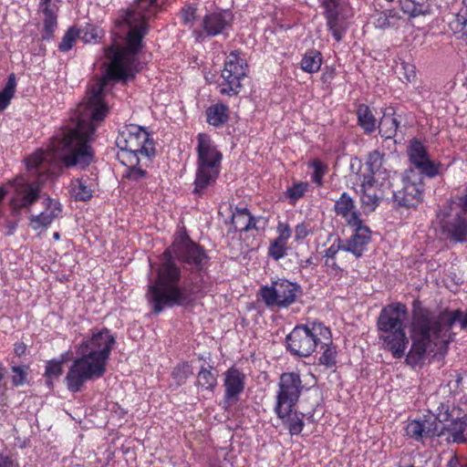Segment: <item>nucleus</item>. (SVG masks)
<instances>
[{
	"label": "nucleus",
	"mask_w": 467,
	"mask_h": 467,
	"mask_svg": "<svg viewBox=\"0 0 467 467\" xmlns=\"http://www.w3.org/2000/svg\"><path fill=\"white\" fill-rule=\"evenodd\" d=\"M401 67L404 71V78L407 82H413L416 79L415 66L409 63H401Z\"/></svg>",
	"instance_id": "nucleus-54"
},
{
	"label": "nucleus",
	"mask_w": 467,
	"mask_h": 467,
	"mask_svg": "<svg viewBox=\"0 0 467 467\" xmlns=\"http://www.w3.org/2000/svg\"><path fill=\"white\" fill-rule=\"evenodd\" d=\"M196 19V8L193 6H187L182 9V20L185 25L192 24Z\"/></svg>",
	"instance_id": "nucleus-53"
},
{
	"label": "nucleus",
	"mask_w": 467,
	"mask_h": 467,
	"mask_svg": "<svg viewBox=\"0 0 467 467\" xmlns=\"http://www.w3.org/2000/svg\"><path fill=\"white\" fill-rule=\"evenodd\" d=\"M459 206L462 209V212L467 214V187L464 190V193L459 197Z\"/></svg>",
	"instance_id": "nucleus-57"
},
{
	"label": "nucleus",
	"mask_w": 467,
	"mask_h": 467,
	"mask_svg": "<svg viewBox=\"0 0 467 467\" xmlns=\"http://www.w3.org/2000/svg\"><path fill=\"white\" fill-rule=\"evenodd\" d=\"M230 113V108L226 104L217 102L206 109V122L214 128H222L229 121Z\"/></svg>",
	"instance_id": "nucleus-30"
},
{
	"label": "nucleus",
	"mask_w": 467,
	"mask_h": 467,
	"mask_svg": "<svg viewBox=\"0 0 467 467\" xmlns=\"http://www.w3.org/2000/svg\"><path fill=\"white\" fill-rule=\"evenodd\" d=\"M423 194L422 178L410 171L403 178L402 188L393 192V202L397 208L415 209L422 202Z\"/></svg>",
	"instance_id": "nucleus-13"
},
{
	"label": "nucleus",
	"mask_w": 467,
	"mask_h": 467,
	"mask_svg": "<svg viewBox=\"0 0 467 467\" xmlns=\"http://www.w3.org/2000/svg\"><path fill=\"white\" fill-rule=\"evenodd\" d=\"M308 168L313 170L311 182L317 187L324 185V177L328 172V165L320 159H313L307 163Z\"/></svg>",
	"instance_id": "nucleus-41"
},
{
	"label": "nucleus",
	"mask_w": 467,
	"mask_h": 467,
	"mask_svg": "<svg viewBox=\"0 0 467 467\" xmlns=\"http://www.w3.org/2000/svg\"><path fill=\"white\" fill-rule=\"evenodd\" d=\"M323 64L322 53L317 49H308L303 55L300 68L308 74H314L320 70Z\"/></svg>",
	"instance_id": "nucleus-39"
},
{
	"label": "nucleus",
	"mask_w": 467,
	"mask_h": 467,
	"mask_svg": "<svg viewBox=\"0 0 467 467\" xmlns=\"http://www.w3.org/2000/svg\"><path fill=\"white\" fill-rule=\"evenodd\" d=\"M54 238H55V239H58V238H59V234H58V233H55V234H54Z\"/></svg>",
	"instance_id": "nucleus-64"
},
{
	"label": "nucleus",
	"mask_w": 467,
	"mask_h": 467,
	"mask_svg": "<svg viewBox=\"0 0 467 467\" xmlns=\"http://www.w3.org/2000/svg\"><path fill=\"white\" fill-rule=\"evenodd\" d=\"M328 327L322 322L307 321L297 324L285 337V347L287 352L297 358H308L326 345L328 340Z\"/></svg>",
	"instance_id": "nucleus-9"
},
{
	"label": "nucleus",
	"mask_w": 467,
	"mask_h": 467,
	"mask_svg": "<svg viewBox=\"0 0 467 467\" xmlns=\"http://www.w3.org/2000/svg\"><path fill=\"white\" fill-rule=\"evenodd\" d=\"M232 223L235 231H258V228L256 226L257 219L252 215V213L246 207H235L232 214Z\"/></svg>",
	"instance_id": "nucleus-31"
},
{
	"label": "nucleus",
	"mask_w": 467,
	"mask_h": 467,
	"mask_svg": "<svg viewBox=\"0 0 467 467\" xmlns=\"http://www.w3.org/2000/svg\"><path fill=\"white\" fill-rule=\"evenodd\" d=\"M274 412L291 436L299 435L304 430L305 414L297 411L295 407L274 408Z\"/></svg>",
	"instance_id": "nucleus-25"
},
{
	"label": "nucleus",
	"mask_w": 467,
	"mask_h": 467,
	"mask_svg": "<svg viewBox=\"0 0 467 467\" xmlns=\"http://www.w3.org/2000/svg\"><path fill=\"white\" fill-rule=\"evenodd\" d=\"M197 160L192 192L202 196L213 186L222 169L223 154L212 137L207 133L197 135Z\"/></svg>",
	"instance_id": "nucleus-7"
},
{
	"label": "nucleus",
	"mask_w": 467,
	"mask_h": 467,
	"mask_svg": "<svg viewBox=\"0 0 467 467\" xmlns=\"http://www.w3.org/2000/svg\"><path fill=\"white\" fill-rule=\"evenodd\" d=\"M467 429V423L463 419H454L449 424L445 425L440 431H443V435L448 434L447 441L458 444L465 443L466 438L464 432Z\"/></svg>",
	"instance_id": "nucleus-34"
},
{
	"label": "nucleus",
	"mask_w": 467,
	"mask_h": 467,
	"mask_svg": "<svg viewBox=\"0 0 467 467\" xmlns=\"http://www.w3.org/2000/svg\"><path fill=\"white\" fill-rule=\"evenodd\" d=\"M400 5L403 13L410 17L432 14V6L429 0H400Z\"/></svg>",
	"instance_id": "nucleus-33"
},
{
	"label": "nucleus",
	"mask_w": 467,
	"mask_h": 467,
	"mask_svg": "<svg viewBox=\"0 0 467 467\" xmlns=\"http://www.w3.org/2000/svg\"><path fill=\"white\" fill-rule=\"evenodd\" d=\"M0 467H16V464L10 457L0 454Z\"/></svg>",
	"instance_id": "nucleus-56"
},
{
	"label": "nucleus",
	"mask_w": 467,
	"mask_h": 467,
	"mask_svg": "<svg viewBox=\"0 0 467 467\" xmlns=\"http://www.w3.org/2000/svg\"><path fill=\"white\" fill-rule=\"evenodd\" d=\"M78 36L79 33H78L76 28H68V30L65 33L61 42L58 45V50L64 53L69 51L73 47L77 39L79 38Z\"/></svg>",
	"instance_id": "nucleus-47"
},
{
	"label": "nucleus",
	"mask_w": 467,
	"mask_h": 467,
	"mask_svg": "<svg viewBox=\"0 0 467 467\" xmlns=\"http://www.w3.org/2000/svg\"><path fill=\"white\" fill-rule=\"evenodd\" d=\"M16 88V79L14 73L10 74L7 82L0 91V112L4 111L11 102Z\"/></svg>",
	"instance_id": "nucleus-43"
},
{
	"label": "nucleus",
	"mask_w": 467,
	"mask_h": 467,
	"mask_svg": "<svg viewBox=\"0 0 467 467\" xmlns=\"http://www.w3.org/2000/svg\"><path fill=\"white\" fill-rule=\"evenodd\" d=\"M274 408L296 407L304 389L298 372H284L279 377Z\"/></svg>",
	"instance_id": "nucleus-14"
},
{
	"label": "nucleus",
	"mask_w": 467,
	"mask_h": 467,
	"mask_svg": "<svg viewBox=\"0 0 467 467\" xmlns=\"http://www.w3.org/2000/svg\"><path fill=\"white\" fill-rule=\"evenodd\" d=\"M119 150L122 155H140L152 159L156 155L155 141L141 126L128 124L119 130Z\"/></svg>",
	"instance_id": "nucleus-11"
},
{
	"label": "nucleus",
	"mask_w": 467,
	"mask_h": 467,
	"mask_svg": "<svg viewBox=\"0 0 467 467\" xmlns=\"http://www.w3.org/2000/svg\"><path fill=\"white\" fill-rule=\"evenodd\" d=\"M209 261L205 249L188 234L176 237L162 253L155 281L148 286L151 312L159 315L167 307L195 306L198 296L207 293L204 275Z\"/></svg>",
	"instance_id": "nucleus-1"
},
{
	"label": "nucleus",
	"mask_w": 467,
	"mask_h": 467,
	"mask_svg": "<svg viewBox=\"0 0 467 467\" xmlns=\"http://www.w3.org/2000/svg\"><path fill=\"white\" fill-rule=\"evenodd\" d=\"M446 467H459V463L457 462L456 457H451V459L448 461Z\"/></svg>",
	"instance_id": "nucleus-59"
},
{
	"label": "nucleus",
	"mask_w": 467,
	"mask_h": 467,
	"mask_svg": "<svg viewBox=\"0 0 467 467\" xmlns=\"http://www.w3.org/2000/svg\"><path fill=\"white\" fill-rule=\"evenodd\" d=\"M383 157L384 154L379 150L369 152L366 161L368 171L363 172L362 174H373V176H376L379 179L389 181V171L382 168Z\"/></svg>",
	"instance_id": "nucleus-35"
},
{
	"label": "nucleus",
	"mask_w": 467,
	"mask_h": 467,
	"mask_svg": "<svg viewBox=\"0 0 467 467\" xmlns=\"http://www.w3.org/2000/svg\"><path fill=\"white\" fill-rule=\"evenodd\" d=\"M449 26L459 39L467 40V15L456 14Z\"/></svg>",
	"instance_id": "nucleus-44"
},
{
	"label": "nucleus",
	"mask_w": 467,
	"mask_h": 467,
	"mask_svg": "<svg viewBox=\"0 0 467 467\" xmlns=\"http://www.w3.org/2000/svg\"><path fill=\"white\" fill-rule=\"evenodd\" d=\"M100 60L101 76L90 82L85 99L71 117L72 127L63 132L61 138L55 139L48 149L67 168L84 169L93 160L90 142L97 126L109 112L105 98L117 81L116 38H113L111 46L104 49Z\"/></svg>",
	"instance_id": "nucleus-2"
},
{
	"label": "nucleus",
	"mask_w": 467,
	"mask_h": 467,
	"mask_svg": "<svg viewBox=\"0 0 467 467\" xmlns=\"http://www.w3.org/2000/svg\"><path fill=\"white\" fill-rule=\"evenodd\" d=\"M462 380V377L461 376V374H457L456 376V384L459 385Z\"/></svg>",
	"instance_id": "nucleus-62"
},
{
	"label": "nucleus",
	"mask_w": 467,
	"mask_h": 467,
	"mask_svg": "<svg viewBox=\"0 0 467 467\" xmlns=\"http://www.w3.org/2000/svg\"><path fill=\"white\" fill-rule=\"evenodd\" d=\"M77 31L79 33V39L88 44L97 43L103 35V32L100 28L89 24H87L80 29H77Z\"/></svg>",
	"instance_id": "nucleus-46"
},
{
	"label": "nucleus",
	"mask_w": 467,
	"mask_h": 467,
	"mask_svg": "<svg viewBox=\"0 0 467 467\" xmlns=\"http://www.w3.org/2000/svg\"><path fill=\"white\" fill-rule=\"evenodd\" d=\"M13 377L12 382L16 386H22L25 384L26 379V368L21 366H15L12 368Z\"/></svg>",
	"instance_id": "nucleus-51"
},
{
	"label": "nucleus",
	"mask_w": 467,
	"mask_h": 467,
	"mask_svg": "<svg viewBox=\"0 0 467 467\" xmlns=\"http://www.w3.org/2000/svg\"><path fill=\"white\" fill-rule=\"evenodd\" d=\"M360 202L365 213H372L379 206L383 188L389 181L373 176V174H359Z\"/></svg>",
	"instance_id": "nucleus-15"
},
{
	"label": "nucleus",
	"mask_w": 467,
	"mask_h": 467,
	"mask_svg": "<svg viewBox=\"0 0 467 467\" xmlns=\"http://www.w3.org/2000/svg\"><path fill=\"white\" fill-rule=\"evenodd\" d=\"M62 373V363L52 360L47 362L46 366V375L48 378H57Z\"/></svg>",
	"instance_id": "nucleus-52"
},
{
	"label": "nucleus",
	"mask_w": 467,
	"mask_h": 467,
	"mask_svg": "<svg viewBox=\"0 0 467 467\" xmlns=\"http://www.w3.org/2000/svg\"><path fill=\"white\" fill-rule=\"evenodd\" d=\"M407 317L408 307L400 301L384 306L377 317L376 327L380 348L389 352L395 359L405 356L410 343L405 324Z\"/></svg>",
	"instance_id": "nucleus-6"
},
{
	"label": "nucleus",
	"mask_w": 467,
	"mask_h": 467,
	"mask_svg": "<svg viewBox=\"0 0 467 467\" xmlns=\"http://www.w3.org/2000/svg\"><path fill=\"white\" fill-rule=\"evenodd\" d=\"M313 227L309 222L303 221L295 227V242L302 243L308 235L313 234Z\"/></svg>",
	"instance_id": "nucleus-49"
},
{
	"label": "nucleus",
	"mask_w": 467,
	"mask_h": 467,
	"mask_svg": "<svg viewBox=\"0 0 467 467\" xmlns=\"http://www.w3.org/2000/svg\"><path fill=\"white\" fill-rule=\"evenodd\" d=\"M449 211H440L437 213L441 233L454 243H467V217L462 212L457 213L453 218H449Z\"/></svg>",
	"instance_id": "nucleus-16"
},
{
	"label": "nucleus",
	"mask_w": 467,
	"mask_h": 467,
	"mask_svg": "<svg viewBox=\"0 0 467 467\" xmlns=\"http://www.w3.org/2000/svg\"><path fill=\"white\" fill-rule=\"evenodd\" d=\"M223 375V402L230 406L239 401L245 388L246 376L234 366L229 368Z\"/></svg>",
	"instance_id": "nucleus-19"
},
{
	"label": "nucleus",
	"mask_w": 467,
	"mask_h": 467,
	"mask_svg": "<svg viewBox=\"0 0 467 467\" xmlns=\"http://www.w3.org/2000/svg\"><path fill=\"white\" fill-rule=\"evenodd\" d=\"M58 0H40V9L44 15L42 38L50 40L57 26V12Z\"/></svg>",
	"instance_id": "nucleus-28"
},
{
	"label": "nucleus",
	"mask_w": 467,
	"mask_h": 467,
	"mask_svg": "<svg viewBox=\"0 0 467 467\" xmlns=\"http://www.w3.org/2000/svg\"><path fill=\"white\" fill-rule=\"evenodd\" d=\"M358 124L366 134H371L377 128V119L371 109L366 104H359L357 108Z\"/></svg>",
	"instance_id": "nucleus-37"
},
{
	"label": "nucleus",
	"mask_w": 467,
	"mask_h": 467,
	"mask_svg": "<svg viewBox=\"0 0 467 467\" xmlns=\"http://www.w3.org/2000/svg\"><path fill=\"white\" fill-rule=\"evenodd\" d=\"M328 342L326 345H319L318 348L322 350L320 357L318 358V363L325 366L327 368H332L337 365V346L333 343L332 333L328 327Z\"/></svg>",
	"instance_id": "nucleus-38"
},
{
	"label": "nucleus",
	"mask_w": 467,
	"mask_h": 467,
	"mask_svg": "<svg viewBox=\"0 0 467 467\" xmlns=\"http://www.w3.org/2000/svg\"><path fill=\"white\" fill-rule=\"evenodd\" d=\"M345 251L344 241L337 237L332 244L323 252L324 265L329 275H340L342 269L337 263V255Z\"/></svg>",
	"instance_id": "nucleus-29"
},
{
	"label": "nucleus",
	"mask_w": 467,
	"mask_h": 467,
	"mask_svg": "<svg viewBox=\"0 0 467 467\" xmlns=\"http://www.w3.org/2000/svg\"><path fill=\"white\" fill-rule=\"evenodd\" d=\"M276 233L277 236L269 244L267 255L275 261H279L287 254L289 249L287 242L292 236V230L287 223L279 221Z\"/></svg>",
	"instance_id": "nucleus-23"
},
{
	"label": "nucleus",
	"mask_w": 467,
	"mask_h": 467,
	"mask_svg": "<svg viewBox=\"0 0 467 467\" xmlns=\"http://www.w3.org/2000/svg\"><path fill=\"white\" fill-rule=\"evenodd\" d=\"M337 76V71L334 67L326 66L320 76V80L326 88H330L333 80Z\"/></svg>",
	"instance_id": "nucleus-50"
},
{
	"label": "nucleus",
	"mask_w": 467,
	"mask_h": 467,
	"mask_svg": "<svg viewBox=\"0 0 467 467\" xmlns=\"http://www.w3.org/2000/svg\"><path fill=\"white\" fill-rule=\"evenodd\" d=\"M157 8L158 0H134L123 12L122 22L127 31L119 45V83L133 80L141 70L139 55L145 47L144 38L150 32V21Z\"/></svg>",
	"instance_id": "nucleus-4"
},
{
	"label": "nucleus",
	"mask_w": 467,
	"mask_h": 467,
	"mask_svg": "<svg viewBox=\"0 0 467 467\" xmlns=\"http://www.w3.org/2000/svg\"><path fill=\"white\" fill-rule=\"evenodd\" d=\"M233 15L229 10H220L206 14L203 16L202 26L207 36H216L231 28Z\"/></svg>",
	"instance_id": "nucleus-21"
},
{
	"label": "nucleus",
	"mask_w": 467,
	"mask_h": 467,
	"mask_svg": "<svg viewBox=\"0 0 467 467\" xmlns=\"http://www.w3.org/2000/svg\"><path fill=\"white\" fill-rule=\"evenodd\" d=\"M456 322L460 323L462 329L467 328V309L463 313L461 309L445 307L436 314L424 306L420 299H415L411 309V345L406 355V364L412 368L420 365L428 352L435 351L438 341L446 337ZM442 341L447 349L448 341Z\"/></svg>",
	"instance_id": "nucleus-3"
},
{
	"label": "nucleus",
	"mask_w": 467,
	"mask_h": 467,
	"mask_svg": "<svg viewBox=\"0 0 467 467\" xmlns=\"http://www.w3.org/2000/svg\"><path fill=\"white\" fill-rule=\"evenodd\" d=\"M317 2L323 9L322 14L328 31L337 42H340L347 32L348 26L344 16L340 13L339 0H317Z\"/></svg>",
	"instance_id": "nucleus-17"
},
{
	"label": "nucleus",
	"mask_w": 467,
	"mask_h": 467,
	"mask_svg": "<svg viewBox=\"0 0 467 467\" xmlns=\"http://www.w3.org/2000/svg\"><path fill=\"white\" fill-rule=\"evenodd\" d=\"M333 211L337 216L344 220L348 226L356 225L362 221L361 213L357 208L354 199L346 192L335 201Z\"/></svg>",
	"instance_id": "nucleus-22"
},
{
	"label": "nucleus",
	"mask_w": 467,
	"mask_h": 467,
	"mask_svg": "<svg viewBox=\"0 0 467 467\" xmlns=\"http://www.w3.org/2000/svg\"><path fill=\"white\" fill-rule=\"evenodd\" d=\"M406 435L416 441L432 437H442L443 431H439L435 420L428 419L410 420L405 429Z\"/></svg>",
	"instance_id": "nucleus-24"
},
{
	"label": "nucleus",
	"mask_w": 467,
	"mask_h": 467,
	"mask_svg": "<svg viewBox=\"0 0 467 467\" xmlns=\"http://www.w3.org/2000/svg\"><path fill=\"white\" fill-rule=\"evenodd\" d=\"M44 206L45 210L40 214L30 217L29 224L36 231L48 227L61 212L60 203L49 197L45 198Z\"/></svg>",
	"instance_id": "nucleus-27"
},
{
	"label": "nucleus",
	"mask_w": 467,
	"mask_h": 467,
	"mask_svg": "<svg viewBox=\"0 0 467 467\" xmlns=\"http://www.w3.org/2000/svg\"><path fill=\"white\" fill-rule=\"evenodd\" d=\"M397 13L393 9H386L378 12L375 16L373 25L376 28L386 29L393 26V19H397Z\"/></svg>",
	"instance_id": "nucleus-45"
},
{
	"label": "nucleus",
	"mask_w": 467,
	"mask_h": 467,
	"mask_svg": "<svg viewBox=\"0 0 467 467\" xmlns=\"http://www.w3.org/2000/svg\"><path fill=\"white\" fill-rule=\"evenodd\" d=\"M303 295L302 286L286 278H277L270 285H263L259 296L268 307L287 308Z\"/></svg>",
	"instance_id": "nucleus-12"
},
{
	"label": "nucleus",
	"mask_w": 467,
	"mask_h": 467,
	"mask_svg": "<svg viewBox=\"0 0 467 467\" xmlns=\"http://www.w3.org/2000/svg\"><path fill=\"white\" fill-rule=\"evenodd\" d=\"M50 152L37 151L26 159V166L31 176H36L32 182H18L11 201L13 213L17 215L22 209L30 212V207L38 200L40 188L49 179L45 172L44 162L48 160Z\"/></svg>",
	"instance_id": "nucleus-8"
},
{
	"label": "nucleus",
	"mask_w": 467,
	"mask_h": 467,
	"mask_svg": "<svg viewBox=\"0 0 467 467\" xmlns=\"http://www.w3.org/2000/svg\"><path fill=\"white\" fill-rule=\"evenodd\" d=\"M463 7L457 14H464L467 15V0H462Z\"/></svg>",
	"instance_id": "nucleus-60"
},
{
	"label": "nucleus",
	"mask_w": 467,
	"mask_h": 467,
	"mask_svg": "<svg viewBox=\"0 0 467 467\" xmlns=\"http://www.w3.org/2000/svg\"><path fill=\"white\" fill-rule=\"evenodd\" d=\"M24 350H25V348L23 346H17L15 348L16 353L18 355H21L22 353H24Z\"/></svg>",
	"instance_id": "nucleus-61"
},
{
	"label": "nucleus",
	"mask_w": 467,
	"mask_h": 467,
	"mask_svg": "<svg viewBox=\"0 0 467 467\" xmlns=\"http://www.w3.org/2000/svg\"><path fill=\"white\" fill-rule=\"evenodd\" d=\"M119 161L127 167L121 178L123 183L129 182L134 186H140L148 177V171L140 166V157L121 155V157L119 156Z\"/></svg>",
	"instance_id": "nucleus-26"
},
{
	"label": "nucleus",
	"mask_w": 467,
	"mask_h": 467,
	"mask_svg": "<svg viewBox=\"0 0 467 467\" xmlns=\"http://www.w3.org/2000/svg\"><path fill=\"white\" fill-rule=\"evenodd\" d=\"M213 370V366H202L197 374L196 386L206 390L213 391L217 386L218 381L217 374Z\"/></svg>",
	"instance_id": "nucleus-40"
},
{
	"label": "nucleus",
	"mask_w": 467,
	"mask_h": 467,
	"mask_svg": "<svg viewBox=\"0 0 467 467\" xmlns=\"http://www.w3.org/2000/svg\"><path fill=\"white\" fill-rule=\"evenodd\" d=\"M69 195L77 202H87L93 195L91 184L83 178L74 179L71 181L68 190Z\"/></svg>",
	"instance_id": "nucleus-36"
},
{
	"label": "nucleus",
	"mask_w": 467,
	"mask_h": 467,
	"mask_svg": "<svg viewBox=\"0 0 467 467\" xmlns=\"http://www.w3.org/2000/svg\"><path fill=\"white\" fill-rule=\"evenodd\" d=\"M451 457H456L457 458V462L459 463V467H467V457L459 456L456 453H454Z\"/></svg>",
	"instance_id": "nucleus-58"
},
{
	"label": "nucleus",
	"mask_w": 467,
	"mask_h": 467,
	"mask_svg": "<svg viewBox=\"0 0 467 467\" xmlns=\"http://www.w3.org/2000/svg\"><path fill=\"white\" fill-rule=\"evenodd\" d=\"M400 125V121L395 117L394 109L389 108L383 112L378 128L382 138L391 140L396 137Z\"/></svg>",
	"instance_id": "nucleus-32"
},
{
	"label": "nucleus",
	"mask_w": 467,
	"mask_h": 467,
	"mask_svg": "<svg viewBox=\"0 0 467 467\" xmlns=\"http://www.w3.org/2000/svg\"><path fill=\"white\" fill-rule=\"evenodd\" d=\"M113 343L114 337L107 329L93 334L81 343L78 348L80 357L73 361L66 376L71 392L79 391L85 382L104 374Z\"/></svg>",
	"instance_id": "nucleus-5"
},
{
	"label": "nucleus",
	"mask_w": 467,
	"mask_h": 467,
	"mask_svg": "<svg viewBox=\"0 0 467 467\" xmlns=\"http://www.w3.org/2000/svg\"><path fill=\"white\" fill-rule=\"evenodd\" d=\"M348 226L353 229V233L344 242L345 252L351 253L357 258H359L368 250V245L371 242L372 232L368 226L364 224L363 221L356 225Z\"/></svg>",
	"instance_id": "nucleus-20"
},
{
	"label": "nucleus",
	"mask_w": 467,
	"mask_h": 467,
	"mask_svg": "<svg viewBox=\"0 0 467 467\" xmlns=\"http://www.w3.org/2000/svg\"><path fill=\"white\" fill-rule=\"evenodd\" d=\"M410 161L420 171V173L434 178L441 173V162H434L428 157L427 150L419 140L413 139L408 148Z\"/></svg>",
	"instance_id": "nucleus-18"
},
{
	"label": "nucleus",
	"mask_w": 467,
	"mask_h": 467,
	"mask_svg": "<svg viewBox=\"0 0 467 467\" xmlns=\"http://www.w3.org/2000/svg\"><path fill=\"white\" fill-rule=\"evenodd\" d=\"M249 66L245 54L240 49L226 54L223 67L217 79L218 92L223 96H238L243 88V81L247 78Z\"/></svg>",
	"instance_id": "nucleus-10"
},
{
	"label": "nucleus",
	"mask_w": 467,
	"mask_h": 467,
	"mask_svg": "<svg viewBox=\"0 0 467 467\" xmlns=\"http://www.w3.org/2000/svg\"><path fill=\"white\" fill-rule=\"evenodd\" d=\"M309 184L307 182H296L286 189V191L284 192V195L288 201L289 204L295 206L298 200L305 196Z\"/></svg>",
	"instance_id": "nucleus-42"
},
{
	"label": "nucleus",
	"mask_w": 467,
	"mask_h": 467,
	"mask_svg": "<svg viewBox=\"0 0 467 467\" xmlns=\"http://www.w3.org/2000/svg\"><path fill=\"white\" fill-rule=\"evenodd\" d=\"M192 374V368L189 362L178 364L172 373V378L179 383H183Z\"/></svg>",
	"instance_id": "nucleus-48"
},
{
	"label": "nucleus",
	"mask_w": 467,
	"mask_h": 467,
	"mask_svg": "<svg viewBox=\"0 0 467 467\" xmlns=\"http://www.w3.org/2000/svg\"><path fill=\"white\" fill-rule=\"evenodd\" d=\"M5 195V192L2 188H0V202L4 199Z\"/></svg>",
	"instance_id": "nucleus-63"
},
{
	"label": "nucleus",
	"mask_w": 467,
	"mask_h": 467,
	"mask_svg": "<svg viewBox=\"0 0 467 467\" xmlns=\"http://www.w3.org/2000/svg\"><path fill=\"white\" fill-rule=\"evenodd\" d=\"M120 449H121L122 454L125 458L127 464L129 466L132 467L136 463V460H137V454H136L135 450L130 449V448H126L123 445L121 446Z\"/></svg>",
	"instance_id": "nucleus-55"
}]
</instances>
